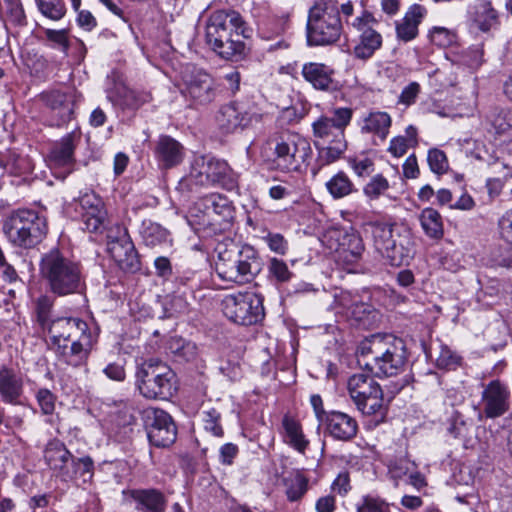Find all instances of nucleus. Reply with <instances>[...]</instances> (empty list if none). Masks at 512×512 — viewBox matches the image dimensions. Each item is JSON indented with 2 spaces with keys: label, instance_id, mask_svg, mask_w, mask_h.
I'll return each mask as SVG.
<instances>
[{
  "label": "nucleus",
  "instance_id": "e2e57ef3",
  "mask_svg": "<svg viewBox=\"0 0 512 512\" xmlns=\"http://www.w3.org/2000/svg\"><path fill=\"white\" fill-rule=\"evenodd\" d=\"M477 158L486 163V165L491 168L492 173L502 174L504 179L512 176L510 167L503 161H500L499 158L492 155L485 157L480 154Z\"/></svg>",
  "mask_w": 512,
  "mask_h": 512
},
{
  "label": "nucleus",
  "instance_id": "a19ab883",
  "mask_svg": "<svg viewBox=\"0 0 512 512\" xmlns=\"http://www.w3.org/2000/svg\"><path fill=\"white\" fill-rule=\"evenodd\" d=\"M283 483L286 497L290 502L299 501L308 491L309 480L298 471L286 476Z\"/></svg>",
  "mask_w": 512,
  "mask_h": 512
},
{
  "label": "nucleus",
  "instance_id": "864d4df0",
  "mask_svg": "<svg viewBox=\"0 0 512 512\" xmlns=\"http://www.w3.org/2000/svg\"><path fill=\"white\" fill-rule=\"evenodd\" d=\"M427 162L430 170L436 175H443L449 170L448 158L445 152L438 148L428 150Z\"/></svg>",
  "mask_w": 512,
  "mask_h": 512
},
{
  "label": "nucleus",
  "instance_id": "052dcab7",
  "mask_svg": "<svg viewBox=\"0 0 512 512\" xmlns=\"http://www.w3.org/2000/svg\"><path fill=\"white\" fill-rule=\"evenodd\" d=\"M36 400L44 415H52L55 410L56 397L46 388L39 389L36 393Z\"/></svg>",
  "mask_w": 512,
  "mask_h": 512
},
{
  "label": "nucleus",
  "instance_id": "f03ea898",
  "mask_svg": "<svg viewBox=\"0 0 512 512\" xmlns=\"http://www.w3.org/2000/svg\"><path fill=\"white\" fill-rule=\"evenodd\" d=\"M358 362L377 377L399 374L406 363L404 341L392 334H374L357 349Z\"/></svg>",
  "mask_w": 512,
  "mask_h": 512
},
{
  "label": "nucleus",
  "instance_id": "bb28decb",
  "mask_svg": "<svg viewBox=\"0 0 512 512\" xmlns=\"http://www.w3.org/2000/svg\"><path fill=\"white\" fill-rule=\"evenodd\" d=\"M71 457L70 451L58 439L50 440L44 450V459L47 465L51 469L58 471L61 477L71 476L70 469L67 466Z\"/></svg>",
  "mask_w": 512,
  "mask_h": 512
},
{
  "label": "nucleus",
  "instance_id": "dca6fc26",
  "mask_svg": "<svg viewBox=\"0 0 512 512\" xmlns=\"http://www.w3.org/2000/svg\"><path fill=\"white\" fill-rule=\"evenodd\" d=\"M80 134L71 132L55 142L47 156V162L51 169L55 170L58 178L65 179L75 169L76 160L74 150Z\"/></svg>",
  "mask_w": 512,
  "mask_h": 512
},
{
  "label": "nucleus",
  "instance_id": "f704fd0d",
  "mask_svg": "<svg viewBox=\"0 0 512 512\" xmlns=\"http://www.w3.org/2000/svg\"><path fill=\"white\" fill-rule=\"evenodd\" d=\"M282 425L285 431V442L299 453L304 454L309 441L306 439L300 423L286 415L283 417Z\"/></svg>",
  "mask_w": 512,
  "mask_h": 512
},
{
  "label": "nucleus",
  "instance_id": "9d476101",
  "mask_svg": "<svg viewBox=\"0 0 512 512\" xmlns=\"http://www.w3.org/2000/svg\"><path fill=\"white\" fill-rule=\"evenodd\" d=\"M275 162L285 171H297L312 155L309 141L297 133H288L275 145Z\"/></svg>",
  "mask_w": 512,
  "mask_h": 512
},
{
  "label": "nucleus",
  "instance_id": "f3484780",
  "mask_svg": "<svg viewBox=\"0 0 512 512\" xmlns=\"http://www.w3.org/2000/svg\"><path fill=\"white\" fill-rule=\"evenodd\" d=\"M75 209L81 215L84 229L90 233L102 232L106 226L107 212L102 199L94 192H85L75 200Z\"/></svg>",
  "mask_w": 512,
  "mask_h": 512
},
{
  "label": "nucleus",
  "instance_id": "a211bd4d",
  "mask_svg": "<svg viewBox=\"0 0 512 512\" xmlns=\"http://www.w3.org/2000/svg\"><path fill=\"white\" fill-rule=\"evenodd\" d=\"M46 331L50 335L54 346L64 342L75 341L91 333L88 324L75 317H57L53 319Z\"/></svg>",
  "mask_w": 512,
  "mask_h": 512
},
{
  "label": "nucleus",
  "instance_id": "338daca9",
  "mask_svg": "<svg viewBox=\"0 0 512 512\" xmlns=\"http://www.w3.org/2000/svg\"><path fill=\"white\" fill-rule=\"evenodd\" d=\"M498 229L501 238L512 244V209L507 210L498 220Z\"/></svg>",
  "mask_w": 512,
  "mask_h": 512
},
{
  "label": "nucleus",
  "instance_id": "7ed1b4c3",
  "mask_svg": "<svg viewBox=\"0 0 512 512\" xmlns=\"http://www.w3.org/2000/svg\"><path fill=\"white\" fill-rule=\"evenodd\" d=\"M353 117L349 107H337L329 114L319 116L312 123L314 144L318 151L320 166L330 165L339 160L347 149L345 130Z\"/></svg>",
  "mask_w": 512,
  "mask_h": 512
},
{
  "label": "nucleus",
  "instance_id": "f257e3e1",
  "mask_svg": "<svg viewBox=\"0 0 512 512\" xmlns=\"http://www.w3.org/2000/svg\"><path fill=\"white\" fill-rule=\"evenodd\" d=\"M39 274L47 291L55 296L82 294L86 290V278L81 263L58 247H53L41 255Z\"/></svg>",
  "mask_w": 512,
  "mask_h": 512
},
{
  "label": "nucleus",
  "instance_id": "5fc2aeb1",
  "mask_svg": "<svg viewBox=\"0 0 512 512\" xmlns=\"http://www.w3.org/2000/svg\"><path fill=\"white\" fill-rule=\"evenodd\" d=\"M389 189V182L382 174H376L364 186L363 193L370 200L378 199Z\"/></svg>",
  "mask_w": 512,
  "mask_h": 512
},
{
  "label": "nucleus",
  "instance_id": "6e6552de",
  "mask_svg": "<svg viewBox=\"0 0 512 512\" xmlns=\"http://www.w3.org/2000/svg\"><path fill=\"white\" fill-rule=\"evenodd\" d=\"M223 314L239 325H253L264 317L263 298L255 292L229 294L222 300Z\"/></svg>",
  "mask_w": 512,
  "mask_h": 512
},
{
  "label": "nucleus",
  "instance_id": "c85d7f7f",
  "mask_svg": "<svg viewBox=\"0 0 512 512\" xmlns=\"http://www.w3.org/2000/svg\"><path fill=\"white\" fill-rule=\"evenodd\" d=\"M205 41L211 46L219 56L225 59H230L236 55H241L244 52L245 44L240 40L241 34H235L237 37L234 39L233 34H204ZM245 36V34H242Z\"/></svg>",
  "mask_w": 512,
  "mask_h": 512
},
{
  "label": "nucleus",
  "instance_id": "2f4dec72",
  "mask_svg": "<svg viewBox=\"0 0 512 512\" xmlns=\"http://www.w3.org/2000/svg\"><path fill=\"white\" fill-rule=\"evenodd\" d=\"M207 29H214L215 32L219 30L229 32L245 31V22L241 15L234 10H220L214 12L208 20Z\"/></svg>",
  "mask_w": 512,
  "mask_h": 512
},
{
  "label": "nucleus",
  "instance_id": "3c124183",
  "mask_svg": "<svg viewBox=\"0 0 512 512\" xmlns=\"http://www.w3.org/2000/svg\"><path fill=\"white\" fill-rule=\"evenodd\" d=\"M391 504L372 494L364 495L356 505V512H390Z\"/></svg>",
  "mask_w": 512,
  "mask_h": 512
},
{
  "label": "nucleus",
  "instance_id": "de8ad7c7",
  "mask_svg": "<svg viewBox=\"0 0 512 512\" xmlns=\"http://www.w3.org/2000/svg\"><path fill=\"white\" fill-rule=\"evenodd\" d=\"M53 306L54 301L48 295H41L35 301L36 321L43 331H46L53 321L51 318Z\"/></svg>",
  "mask_w": 512,
  "mask_h": 512
},
{
  "label": "nucleus",
  "instance_id": "412c9836",
  "mask_svg": "<svg viewBox=\"0 0 512 512\" xmlns=\"http://www.w3.org/2000/svg\"><path fill=\"white\" fill-rule=\"evenodd\" d=\"M186 93L198 104L212 102L216 98L213 78L202 69L194 68L190 79L186 81Z\"/></svg>",
  "mask_w": 512,
  "mask_h": 512
},
{
  "label": "nucleus",
  "instance_id": "4be33fe9",
  "mask_svg": "<svg viewBox=\"0 0 512 512\" xmlns=\"http://www.w3.org/2000/svg\"><path fill=\"white\" fill-rule=\"evenodd\" d=\"M325 431L335 440L349 441L358 431L357 421L350 415L341 411H329L324 422Z\"/></svg>",
  "mask_w": 512,
  "mask_h": 512
},
{
  "label": "nucleus",
  "instance_id": "8fccbe9b",
  "mask_svg": "<svg viewBox=\"0 0 512 512\" xmlns=\"http://www.w3.org/2000/svg\"><path fill=\"white\" fill-rule=\"evenodd\" d=\"M72 469L70 470V477H63L65 480L72 479L73 477L79 476L83 478V481H87L92 478L94 471V462L90 456H84L81 458L71 457L70 459Z\"/></svg>",
  "mask_w": 512,
  "mask_h": 512
},
{
  "label": "nucleus",
  "instance_id": "423d86ee",
  "mask_svg": "<svg viewBox=\"0 0 512 512\" xmlns=\"http://www.w3.org/2000/svg\"><path fill=\"white\" fill-rule=\"evenodd\" d=\"M347 389L356 408L363 415L377 418L375 425L385 419L387 408L383 391L373 377L363 373L354 374L348 379Z\"/></svg>",
  "mask_w": 512,
  "mask_h": 512
},
{
  "label": "nucleus",
  "instance_id": "39448f33",
  "mask_svg": "<svg viewBox=\"0 0 512 512\" xmlns=\"http://www.w3.org/2000/svg\"><path fill=\"white\" fill-rule=\"evenodd\" d=\"M136 386L146 399L168 400L177 391V377L166 363L149 359L136 371Z\"/></svg>",
  "mask_w": 512,
  "mask_h": 512
},
{
  "label": "nucleus",
  "instance_id": "393cba45",
  "mask_svg": "<svg viewBox=\"0 0 512 512\" xmlns=\"http://www.w3.org/2000/svg\"><path fill=\"white\" fill-rule=\"evenodd\" d=\"M23 393L22 376L12 368L0 367V396L4 403L16 405Z\"/></svg>",
  "mask_w": 512,
  "mask_h": 512
},
{
  "label": "nucleus",
  "instance_id": "c03bdc74",
  "mask_svg": "<svg viewBox=\"0 0 512 512\" xmlns=\"http://www.w3.org/2000/svg\"><path fill=\"white\" fill-rule=\"evenodd\" d=\"M382 44L381 34H360L353 47L354 54L359 59H368Z\"/></svg>",
  "mask_w": 512,
  "mask_h": 512
},
{
  "label": "nucleus",
  "instance_id": "6ab92c4d",
  "mask_svg": "<svg viewBox=\"0 0 512 512\" xmlns=\"http://www.w3.org/2000/svg\"><path fill=\"white\" fill-rule=\"evenodd\" d=\"M483 411L488 418H496L509 409L510 391L499 380H492L482 391Z\"/></svg>",
  "mask_w": 512,
  "mask_h": 512
},
{
  "label": "nucleus",
  "instance_id": "4d7b16f0",
  "mask_svg": "<svg viewBox=\"0 0 512 512\" xmlns=\"http://www.w3.org/2000/svg\"><path fill=\"white\" fill-rule=\"evenodd\" d=\"M221 414L215 408H210L202 412V420L205 431L211 433L215 437H222L224 434L220 424Z\"/></svg>",
  "mask_w": 512,
  "mask_h": 512
},
{
  "label": "nucleus",
  "instance_id": "0eeeda50",
  "mask_svg": "<svg viewBox=\"0 0 512 512\" xmlns=\"http://www.w3.org/2000/svg\"><path fill=\"white\" fill-rule=\"evenodd\" d=\"M3 232L14 246L31 248L46 234V223L35 211L18 210L4 222Z\"/></svg>",
  "mask_w": 512,
  "mask_h": 512
},
{
  "label": "nucleus",
  "instance_id": "79ce46f5",
  "mask_svg": "<svg viewBox=\"0 0 512 512\" xmlns=\"http://www.w3.org/2000/svg\"><path fill=\"white\" fill-rule=\"evenodd\" d=\"M340 304L346 309L347 316L354 319L359 324H366V320L372 313L371 305L357 300H351L348 293L341 295Z\"/></svg>",
  "mask_w": 512,
  "mask_h": 512
},
{
  "label": "nucleus",
  "instance_id": "c9c22d12",
  "mask_svg": "<svg viewBox=\"0 0 512 512\" xmlns=\"http://www.w3.org/2000/svg\"><path fill=\"white\" fill-rule=\"evenodd\" d=\"M364 245L362 238L357 233H347L339 244L338 255L344 262L355 263L362 255Z\"/></svg>",
  "mask_w": 512,
  "mask_h": 512
},
{
  "label": "nucleus",
  "instance_id": "5701e85b",
  "mask_svg": "<svg viewBox=\"0 0 512 512\" xmlns=\"http://www.w3.org/2000/svg\"><path fill=\"white\" fill-rule=\"evenodd\" d=\"M154 156L160 168L170 169L183 161L184 147L171 136L162 135L156 142Z\"/></svg>",
  "mask_w": 512,
  "mask_h": 512
},
{
  "label": "nucleus",
  "instance_id": "603ef678",
  "mask_svg": "<svg viewBox=\"0 0 512 512\" xmlns=\"http://www.w3.org/2000/svg\"><path fill=\"white\" fill-rule=\"evenodd\" d=\"M36 3L40 12L51 20H60L66 13L63 0H36Z\"/></svg>",
  "mask_w": 512,
  "mask_h": 512
},
{
  "label": "nucleus",
  "instance_id": "13d9d810",
  "mask_svg": "<svg viewBox=\"0 0 512 512\" xmlns=\"http://www.w3.org/2000/svg\"><path fill=\"white\" fill-rule=\"evenodd\" d=\"M269 276L273 278L277 283L288 282L293 273L289 270L287 264L278 258H272L268 264Z\"/></svg>",
  "mask_w": 512,
  "mask_h": 512
},
{
  "label": "nucleus",
  "instance_id": "774afa93",
  "mask_svg": "<svg viewBox=\"0 0 512 512\" xmlns=\"http://www.w3.org/2000/svg\"><path fill=\"white\" fill-rule=\"evenodd\" d=\"M478 27L482 32L497 29L498 16L494 9H486L478 17Z\"/></svg>",
  "mask_w": 512,
  "mask_h": 512
},
{
  "label": "nucleus",
  "instance_id": "1a4fd4ad",
  "mask_svg": "<svg viewBox=\"0 0 512 512\" xmlns=\"http://www.w3.org/2000/svg\"><path fill=\"white\" fill-rule=\"evenodd\" d=\"M107 251L117 266L124 272L135 273L141 262L127 229L114 224L106 229Z\"/></svg>",
  "mask_w": 512,
  "mask_h": 512
},
{
  "label": "nucleus",
  "instance_id": "49530a36",
  "mask_svg": "<svg viewBox=\"0 0 512 512\" xmlns=\"http://www.w3.org/2000/svg\"><path fill=\"white\" fill-rule=\"evenodd\" d=\"M416 463L406 456L395 458L388 463V474L395 482V486L399 481L407 478L412 470H414Z\"/></svg>",
  "mask_w": 512,
  "mask_h": 512
},
{
  "label": "nucleus",
  "instance_id": "a878e982",
  "mask_svg": "<svg viewBox=\"0 0 512 512\" xmlns=\"http://www.w3.org/2000/svg\"><path fill=\"white\" fill-rule=\"evenodd\" d=\"M46 105L57 117L56 125L60 126L70 121L74 114V97L61 91H51L43 94Z\"/></svg>",
  "mask_w": 512,
  "mask_h": 512
},
{
  "label": "nucleus",
  "instance_id": "f8f14e48",
  "mask_svg": "<svg viewBox=\"0 0 512 512\" xmlns=\"http://www.w3.org/2000/svg\"><path fill=\"white\" fill-rule=\"evenodd\" d=\"M143 419L151 445L165 448L175 442L177 427L166 411L153 407L146 408L143 411Z\"/></svg>",
  "mask_w": 512,
  "mask_h": 512
},
{
  "label": "nucleus",
  "instance_id": "ea45409f",
  "mask_svg": "<svg viewBox=\"0 0 512 512\" xmlns=\"http://www.w3.org/2000/svg\"><path fill=\"white\" fill-rule=\"evenodd\" d=\"M0 169L3 173L22 175L30 173L33 170V165L28 157L16 152H9L6 156H0Z\"/></svg>",
  "mask_w": 512,
  "mask_h": 512
},
{
  "label": "nucleus",
  "instance_id": "473e14b6",
  "mask_svg": "<svg viewBox=\"0 0 512 512\" xmlns=\"http://www.w3.org/2000/svg\"><path fill=\"white\" fill-rule=\"evenodd\" d=\"M392 120L388 113L382 111L370 112L360 123L362 134H372L380 140H385L389 134Z\"/></svg>",
  "mask_w": 512,
  "mask_h": 512
},
{
  "label": "nucleus",
  "instance_id": "69168bd1",
  "mask_svg": "<svg viewBox=\"0 0 512 512\" xmlns=\"http://www.w3.org/2000/svg\"><path fill=\"white\" fill-rule=\"evenodd\" d=\"M265 242L267 243L268 247L271 251L279 254V255H285L288 250V242L283 237V235L279 233H268L267 236L264 238Z\"/></svg>",
  "mask_w": 512,
  "mask_h": 512
},
{
  "label": "nucleus",
  "instance_id": "cd10ccee",
  "mask_svg": "<svg viewBox=\"0 0 512 512\" xmlns=\"http://www.w3.org/2000/svg\"><path fill=\"white\" fill-rule=\"evenodd\" d=\"M138 512H164L167 500L157 489H133L129 492Z\"/></svg>",
  "mask_w": 512,
  "mask_h": 512
},
{
  "label": "nucleus",
  "instance_id": "680f3d73",
  "mask_svg": "<svg viewBox=\"0 0 512 512\" xmlns=\"http://www.w3.org/2000/svg\"><path fill=\"white\" fill-rule=\"evenodd\" d=\"M472 421H466L462 415L456 412L453 416L449 432L456 438H466L469 435Z\"/></svg>",
  "mask_w": 512,
  "mask_h": 512
},
{
  "label": "nucleus",
  "instance_id": "37998d69",
  "mask_svg": "<svg viewBox=\"0 0 512 512\" xmlns=\"http://www.w3.org/2000/svg\"><path fill=\"white\" fill-rule=\"evenodd\" d=\"M339 23L340 20L337 16L321 14L320 9L314 7L309 12L307 32H324L325 29H336Z\"/></svg>",
  "mask_w": 512,
  "mask_h": 512
},
{
  "label": "nucleus",
  "instance_id": "b1692460",
  "mask_svg": "<svg viewBox=\"0 0 512 512\" xmlns=\"http://www.w3.org/2000/svg\"><path fill=\"white\" fill-rule=\"evenodd\" d=\"M301 73L303 78L317 90L331 91L337 86L333 79V69L323 63H305Z\"/></svg>",
  "mask_w": 512,
  "mask_h": 512
},
{
  "label": "nucleus",
  "instance_id": "0e129e2a",
  "mask_svg": "<svg viewBox=\"0 0 512 512\" xmlns=\"http://www.w3.org/2000/svg\"><path fill=\"white\" fill-rule=\"evenodd\" d=\"M453 480L458 485L471 486L474 484L475 475L470 466L461 464L453 472Z\"/></svg>",
  "mask_w": 512,
  "mask_h": 512
},
{
  "label": "nucleus",
  "instance_id": "9b49d317",
  "mask_svg": "<svg viewBox=\"0 0 512 512\" xmlns=\"http://www.w3.org/2000/svg\"><path fill=\"white\" fill-rule=\"evenodd\" d=\"M106 97L114 107L131 112L137 111L152 100L149 91L127 87L117 71H112L107 76Z\"/></svg>",
  "mask_w": 512,
  "mask_h": 512
},
{
  "label": "nucleus",
  "instance_id": "4468645a",
  "mask_svg": "<svg viewBox=\"0 0 512 512\" xmlns=\"http://www.w3.org/2000/svg\"><path fill=\"white\" fill-rule=\"evenodd\" d=\"M261 116L254 107L244 102H231L220 108L216 116L219 129L224 133H232L238 129H245L253 123L259 122Z\"/></svg>",
  "mask_w": 512,
  "mask_h": 512
},
{
  "label": "nucleus",
  "instance_id": "2eb2a0df",
  "mask_svg": "<svg viewBox=\"0 0 512 512\" xmlns=\"http://www.w3.org/2000/svg\"><path fill=\"white\" fill-rule=\"evenodd\" d=\"M230 167L224 160L210 156H197L194 158L190 170V180L196 185L209 186L224 184L229 178Z\"/></svg>",
  "mask_w": 512,
  "mask_h": 512
},
{
  "label": "nucleus",
  "instance_id": "7c9ffc66",
  "mask_svg": "<svg viewBox=\"0 0 512 512\" xmlns=\"http://www.w3.org/2000/svg\"><path fill=\"white\" fill-rule=\"evenodd\" d=\"M486 118L494 133L505 138L508 149H512V107H494Z\"/></svg>",
  "mask_w": 512,
  "mask_h": 512
},
{
  "label": "nucleus",
  "instance_id": "bf43d9fd",
  "mask_svg": "<svg viewBox=\"0 0 512 512\" xmlns=\"http://www.w3.org/2000/svg\"><path fill=\"white\" fill-rule=\"evenodd\" d=\"M461 361V357L452 351L448 346L439 344V353L436 357V365L441 369H454Z\"/></svg>",
  "mask_w": 512,
  "mask_h": 512
},
{
  "label": "nucleus",
  "instance_id": "aec40b11",
  "mask_svg": "<svg viewBox=\"0 0 512 512\" xmlns=\"http://www.w3.org/2000/svg\"><path fill=\"white\" fill-rule=\"evenodd\" d=\"M94 336L92 333L82 336L75 341H69L55 345L57 354L72 367H80L87 362Z\"/></svg>",
  "mask_w": 512,
  "mask_h": 512
},
{
  "label": "nucleus",
  "instance_id": "09e8293b",
  "mask_svg": "<svg viewBox=\"0 0 512 512\" xmlns=\"http://www.w3.org/2000/svg\"><path fill=\"white\" fill-rule=\"evenodd\" d=\"M427 11L419 4H413L406 12L403 22L397 26V32H417L418 25L422 22Z\"/></svg>",
  "mask_w": 512,
  "mask_h": 512
},
{
  "label": "nucleus",
  "instance_id": "58836bf2",
  "mask_svg": "<svg viewBox=\"0 0 512 512\" xmlns=\"http://www.w3.org/2000/svg\"><path fill=\"white\" fill-rule=\"evenodd\" d=\"M419 220L425 234L433 239H440L444 234L443 221L440 213L433 208H425L419 215Z\"/></svg>",
  "mask_w": 512,
  "mask_h": 512
},
{
  "label": "nucleus",
  "instance_id": "6e6d98bb",
  "mask_svg": "<svg viewBox=\"0 0 512 512\" xmlns=\"http://www.w3.org/2000/svg\"><path fill=\"white\" fill-rule=\"evenodd\" d=\"M489 260L492 266L512 269V246L502 245L493 248Z\"/></svg>",
  "mask_w": 512,
  "mask_h": 512
},
{
  "label": "nucleus",
  "instance_id": "20e7f679",
  "mask_svg": "<svg viewBox=\"0 0 512 512\" xmlns=\"http://www.w3.org/2000/svg\"><path fill=\"white\" fill-rule=\"evenodd\" d=\"M219 277L228 282L244 284L252 281L262 270V261L250 245L219 252L216 262Z\"/></svg>",
  "mask_w": 512,
  "mask_h": 512
},
{
  "label": "nucleus",
  "instance_id": "e433bc0d",
  "mask_svg": "<svg viewBox=\"0 0 512 512\" xmlns=\"http://www.w3.org/2000/svg\"><path fill=\"white\" fill-rule=\"evenodd\" d=\"M371 229L374 247L382 255L391 245H394L397 233L395 234L392 224L382 222L371 224Z\"/></svg>",
  "mask_w": 512,
  "mask_h": 512
},
{
  "label": "nucleus",
  "instance_id": "72a5a7b5",
  "mask_svg": "<svg viewBox=\"0 0 512 512\" xmlns=\"http://www.w3.org/2000/svg\"><path fill=\"white\" fill-rule=\"evenodd\" d=\"M140 235L143 243L147 247L155 248L171 244L168 230L150 220H144L142 222Z\"/></svg>",
  "mask_w": 512,
  "mask_h": 512
},
{
  "label": "nucleus",
  "instance_id": "c756f323",
  "mask_svg": "<svg viewBox=\"0 0 512 512\" xmlns=\"http://www.w3.org/2000/svg\"><path fill=\"white\" fill-rule=\"evenodd\" d=\"M413 241L408 231L397 233L394 245H391L382 256L385 257L392 266H401L409 264L413 258Z\"/></svg>",
  "mask_w": 512,
  "mask_h": 512
},
{
  "label": "nucleus",
  "instance_id": "a18cd8bd",
  "mask_svg": "<svg viewBox=\"0 0 512 512\" xmlns=\"http://www.w3.org/2000/svg\"><path fill=\"white\" fill-rule=\"evenodd\" d=\"M26 21L20 0H5L4 25L9 31L12 28L22 27Z\"/></svg>",
  "mask_w": 512,
  "mask_h": 512
},
{
  "label": "nucleus",
  "instance_id": "ddd939ff",
  "mask_svg": "<svg viewBox=\"0 0 512 512\" xmlns=\"http://www.w3.org/2000/svg\"><path fill=\"white\" fill-rule=\"evenodd\" d=\"M191 212H201L203 215L199 224L211 226L229 223L233 219L234 208L225 195L212 193L199 198ZM194 215L198 216L196 213Z\"/></svg>",
  "mask_w": 512,
  "mask_h": 512
},
{
  "label": "nucleus",
  "instance_id": "4c0bfd02",
  "mask_svg": "<svg viewBox=\"0 0 512 512\" xmlns=\"http://www.w3.org/2000/svg\"><path fill=\"white\" fill-rule=\"evenodd\" d=\"M327 191L333 199H341L356 192L357 189L349 176L339 171L333 175L325 184Z\"/></svg>",
  "mask_w": 512,
  "mask_h": 512
}]
</instances>
